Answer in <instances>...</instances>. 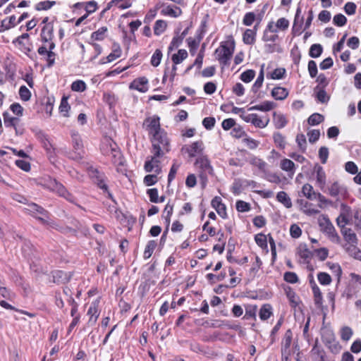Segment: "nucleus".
Listing matches in <instances>:
<instances>
[{
	"instance_id": "1",
	"label": "nucleus",
	"mask_w": 361,
	"mask_h": 361,
	"mask_svg": "<svg viewBox=\"0 0 361 361\" xmlns=\"http://www.w3.org/2000/svg\"><path fill=\"white\" fill-rule=\"evenodd\" d=\"M151 152H155L157 156H164L170 150L169 140L164 130L154 135L151 139Z\"/></svg>"
},
{
	"instance_id": "2",
	"label": "nucleus",
	"mask_w": 361,
	"mask_h": 361,
	"mask_svg": "<svg viewBox=\"0 0 361 361\" xmlns=\"http://www.w3.org/2000/svg\"><path fill=\"white\" fill-rule=\"evenodd\" d=\"M195 164L200 169L199 177L202 187L204 188L207 183L208 175L213 174V168L208 157L204 155H201L197 157Z\"/></svg>"
},
{
	"instance_id": "3",
	"label": "nucleus",
	"mask_w": 361,
	"mask_h": 361,
	"mask_svg": "<svg viewBox=\"0 0 361 361\" xmlns=\"http://www.w3.org/2000/svg\"><path fill=\"white\" fill-rule=\"evenodd\" d=\"M234 49L235 42L233 40L223 42L215 51L216 57L221 63L227 65L234 52Z\"/></svg>"
},
{
	"instance_id": "4",
	"label": "nucleus",
	"mask_w": 361,
	"mask_h": 361,
	"mask_svg": "<svg viewBox=\"0 0 361 361\" xmlns=\"http://www.w3.org/2000/svg\"><path fill=\"white\" fill-rule=\"evenodd\" d=\"M321 190L337 200L345 199L348 195L347 188L338 181L329 182L324 186V189Z\"/></svg>"
},
{
	"instance_id": "5",
	"label": "nucleus",
	"mask_w": 361,
	"mask_h": 361,
	"mask_svg": "<svg viewBox=\"0 0 361 361\" xmlns=\"http://www.w3.org/2000/svg\"><path fill=\"white\" fill-rule=\"evenodd\" d=\"M101 150L104 155L111 157L112 161L114 163H117V161L121 159V152L116 143L109 137L104 139L101 145Z\"/></svg>"
},
{
	"instance_id": "6",
	"label": "nucleus",
	"mask_w": 361,
	"mask_h": 361,
	"mask_svg": "<svg viewBox=\"0 0 361 361\" xmlns=\"http://www.w3.org/2000/svg\"><path fill=\"white\" fill-rule=\"evenodd\" d=\"M240 118L246 123H250L255 127L264 128L269 123V118L267 116H259L257 114H240Z\"/></svg>"
},
{
	"instance_id": "7",
	"label": "nucleus",
	"mask_w": 361,
	"mask_h": 361,
	"mask_svg": "<svg viewBox=\"0 0 361 361\" xmlns=\"http://www.w3.org/2000/svg\"><path fill=\"white\" fill-rule=\"evenodd\" d=\"M48 187L51 190L56 192L59 196L65 198L68 202L75 204V198L74 196L70 193L61 183L57 182L55 179L50 180Z\"/></svg>"
},
{
	"instance_id": "8",
	"label": "nucleus",
	"mask_w": 361,
	"mask_h": 361,
	"mask_svg": "<svg viewBox=\"0 0 361 361\" xmlns=\"http://www.w3.org/2000/svg\"><path fill=\"white\" fill-rule=\"evenodd\" d=\"M159 120L160 118L159 116H153L152 117L147 118L143 123V126L152 136L163 131L160 127Z\"/></svg>"
},
{
	"instance_id": "9",
	"label": "nucleus",
	"mask_w": 361,
	"mask_h": 361,
	"mask_svg": "<svg viewBox=\"0 0 361 361\" xmlns=\"http://www.w3.org/2000/svg\"><path fill=\"white\" fill-rule=\"evenodd\" d=\"M322 221H324V222L319 220V225L321 227H323L324 232L328 235L329 238L333 242L338 243L340 239L339 236L329 219L326 216H323Z\"/></svg>"
},
{
	"instance_id": "10",
	"label": "nucleus",
	"mask_w": 361,
	"mask_h": 361,
	"mask_svg": "<svg viewBox=\"0 0 361 361\" xmlns=\"http://www.w3.org/2000/svg\"><path fill=\"white\" fill-rule=\"evenodd\" d=\"M152 155L147 158V160L145 163V170L147 172H152L154 170L157 174H159L161 172V167L159 166L160 161L158 159L162 156H157L155 155V152H151Z\"/></svg>"
},
{
	"instance_id": "11",
	"label": "nucleus",
	"mask_w": 361,
	"mask_h": 361,
	"mask_svg": "<svg viewBox=\"0 0 361 361\" xmlns=\"http://www.w3.org/2000/svg\"><path fill=\"white\" fill-rule=\"evenodd\" d=\"M342 211L336 219L337 224L342 229L345 228V226L350 223V209L349 207L341 204Z\"/></svg>"
},
{
	"instance_id": "12",
	"label": "nucleus",
	"mask_w": 361,
	"mask_h": 361,
	"mask_svg": "<svg viewBox=\"0 0 361 361\" xmlns=\"http://www.w3.org/2000/svg\"><path fill=\"white\" fill-rule=\"evenodd\" d=\"M99 301L95 300L92 302L87 310V314L90 317L88 324L90 326H93L96 322L99 316Z\"/></svg>"
},
{
	"instance_id": "13",
	"label": "nucleus",
	"mask_w": 361,
	"mask_h": 361,
	"mask_svg": "<svg viewBox=\"0 0 361 361\" xmlns=\"http://www.w3.org/2000/svg\"><path fill=\"white\" fill-rule=\"evenodd\" d=\"M129 87L140 92H145L148 90V80L145 77L136 78L130 84Z\"/></svg>"
},
{
	"instance_id": "14",
	"label": "nucleus",
	"mask_w": 361,
	"mask_h": 361,
	"mask_svg": "<svg viewBox=\"0 0 361 361\" xmlns=\"http://www.w3.org/2000/svg\"><path fill=\"white\" fill-rule=\"evenodd\" d=\"M211 204L220 216L223 219H226L227 217L226 205L222 203L221 198L220 197H215L212 200Z\"/></svg>"
},
{
	"instance_id": "15",
	"label": "nucleus",
	"mask_w": 361,
	"mask_h": 361,
	"mask_svg": "<svg viewBox=\"0 0 361 361\" xmlns=\"http://www.w3.org/2000/svg\"><path fill=\"white\" fill-rule=\"evenodd\" d=\"M204 149L203 142L196 141L192 142L190 145L186 147V152L188 153L190 157H195L197 154H200Z\"/></svg>"
},
{
	"instance_id": "16",
	"label": "nucleus",
	"mask_w": 361,
	"mask_h": 361,
	"mask_svg": "<svg viewBox=\"0 0 361 361\" xmlns=\"http://www.w3.org/2000/svg\"><path fill=\"white\" fill-rule=\"evenodd\" d=\"M314 170L316 172V183L320 190H323L326 185V173L321 166H317Z\"/></svg>"
},
{
	"instance_id": "17",
	"label": "nucleus",
	"mask_w": 361,
	"mask_h": 361,
	"mask_svg": "<svg viewBox=\"0 0 361 361\" xmlns=\"http://www.w3.org/2000/svg\"><path fill=\"white\" fill-rule=\"evenodd\" d=\"M293 333L290 329H288L281 341V353H290V347L292 342Z\"/></svg>"
},
{
	"instance_id": "18",
	"label": "nucleus",
	"mask_w": 361,
	"mask_h": 361,
	"mask_svg": "<svg viewBox=\"0 0 361 361\" xmlns=\"http://www.w3.org/2000/svg\"><path fill=\"white\" fill-rule=\"evenodd\" d=\"M276 106V104L273 102L265 101L261 104L255 105L248 108V111H269Z\"/></svg>"
},
{
	"instance_id": "19",
	"label": "nucleus",
	"mask_w": 361,
	"mask_h": 361,
	"mask_svg": "<svg viewBox=\"0 0 361 361\" xmlns=\"http://www.w3.org/2000/svg\"><path fill=\"white\" fill-rule=\"evenodd\" d=\"M280 167L283 171L288 172L290 177L295 173V164L288 159H282L280 163Z\"/></svg>"
},
{
	"instance_id": "20",
	"label": "nucleus",
	"mask_w": 361,
	"mask_h": 361,
	"mask_svg": "<svg viewBox=\"0 0 361 361\" xmlns=\"http://www.w3.org/2000/svg\"><path fill=\"white\" fill-rule=\"evenodd\" d=\"M297 254L303 263H306L311 258L312 253L305 244H300L298 247Z\"/></svg>"
},
{
	"instance_id": "21",
	"label": "nucleus",
	"mask_w": 361,
	"mask_h": 361,
	"mask_svg": "<svg viewBox=\"0 0 361 361\" xmlns=\"http://www.w3.org/2000/svg\"><path fill=\"white\" fill-rule=\"evenodd\" d=\"M288 95V91L285 87H276L271 91V96L276 100H283Z\"/></svg>"
},
{
	"instance_id": "22",
	"label": "nucleus",
	"mask_w": 361,
	"mask_h": 361,
	"mask_svg": "<svg viewBox=\"0 0 361 361\" xmlns=\"http://www.w3.org/2000/svg\"><path fill=\"white\" fill-rule=\"evenodd\" d=\"M71 135L74 149L76 151L81 150L83 147V144L78 132L75 130H71Z\"/></svg>"
},
{
	"instance_id": "23",
	"label": "nucleus",
	"mask_w": 361,
	"mask_h": 361,
	"mask_svg": "<svg viewBox=\"0 0 361 361\" xmlns=\"http://www.w3.org/2000/svg\"><path fill=\"white\" fill-rule=\"evenodd\" d=\"M302 192L303 195L307 198L310 200H316V195L317 193L314 190L313 187L309 184L306 183L305 184L302 188Z\"/></svg>"
},
{
	"instance_id": "24",
	"label": "nucleus",
	"mask_w": 361,
	"mask_h": 361,
	"mask_svg": "<svg viewBox=\"0 0 361 361\" xmlns=\"http://www.w3.org/2000/svg\"><path fill=\"white\" fill-rule=\"evenodd\" d=\"M273 121L277 129L285 127L287 123V120L284 115L276 112H274L273 114Z\"/></svg>"
},
{
	"instance_id": "25",
	"label": "nucleus",
	"mask_w": 361,
	"mask_h": 361,
	"mask_svg": "<svg viewBox=\"0 0 361 361\" xmlns=\"http://www.w3.org/2000/svg\"><path fill=\"white\" fill-rule=\"evenodd\" d=\"M41 37L43 42L51 41L53 37V26L49 24L46 25L42 30Z\"/></svg>"
},
{
	"instance_id": "26",
	"label": "nucleus",
	"mask_w": 361,
	"mask_h": 361,
	"mask_svg": "<svg viewBox=\"0 0 361 361\" xmlns=\"http://www.w3.org/2000/svg\"><path fill=\"white\" fill-rule=\"evenodd\" d=\"M277 200L282 203L286 208L292 207V202L287 193L284 191L279 192L276 195Z\"/></svg>"
},
{
	"instance_id": "27",
	"label": "nucleus",
	"mask_w": 361,
	"mask_h": 361,
	"mask_svg": "<svg viewBox=\"0 0 361 361\" xmlns=\"http://www.w3.org/2000/svg\"><path fill=\"white\" fill-rule=\"evenodd\" d=\"M342 233L345 240L349 243L354 244L357 243V236L351 228H345L342 229Z\"/></svg>"
},
{
	"instance_id": "28",
	"label": "nucleus",
	"mask_w": 361,
	"mask_h": 361,
	"mask_svg": "<svg viewBox=\"0 0 361 361\" xmlns=\"http://www.w3.org/2000/svg\"><path fill=\"white\" fill-rule=\"evenodd\" d=\"M272 314V307L269 304H265L259 310V316L262 320L268 319Z\"/></svg>"
},
{
	"instance_id": "29",
	"label": "nucleus",
	"mask_w": 361,
	"mask_h": 361,
	"mask_svg": "<svg viewBox=\"0 0 361 361\" xmlns=\"http://www.w3.org/2000/svg\"><path fill=\"white\" fill-rule=\"evenodd\" d=\"M264 64L262 66L258 77L252 87V91L255 93H256L262 85L264 81Z\"/></svg>"
},
{
	"instance_id": "30",
	"label": "nucleus",
	"mask_w": 361,
	"mask_h": 361,
	"mask_svg": "<svg viewBox=\"0 0 361 361\" xmlns=\"http://www.w3.org/2000/svg\"><path fill=\"white\" fill-rule=\"evenodd\" d=\"M188 56V52L185 49H179L177 54H174L171 60L175 65L180 63Z\"/></svg>"
},
{
	"instance_id": "31",
	"label": "nucleus",
	"mask_w": 361,
	"mask_h": 361,
	"mask_svg": "<svg viewBox=\"0 0 361 361\" xmlns=\"http://www.w3.org/2000/svg\"><path fill=\"white\" fill-rule=\"evenodd\" d=\"M243 39L246 44H252L255 40V31L247 29L243 36Z\"/></svg>"
},
{
	"instance_id": "32",
	"label": "nucleus",
	"mask_w": 361,
	"mask_h": 361,
	"mask_svg": "<svg viewBox=\"0 0 361 361\" xmlns=\"http://www.w3.org/2000/svg\"><path fill=\"white\" fill-rule=\"evenodd\" d=\"M4 123L6 126H12L16 128V125L19 123V118L13 117L9 113L5 112L3 114Z\"/></svg>"
},
{
	"instance_id": "33",
	"label": "nucleus",
	"mask_w": 361,
	"mask_h": 361,
	"mask_svg": "<svg viewBox=\"0 0 361 361\" xmlns=\"http://www.w3.org/2000/svg\"><path fill=\"white\" fill-rule=\"evenodd\" d=\"M107 32L106 27H102L97 31L93 32L91 35V39L92 40L101 41L105 38L106 33Z\"/></svg>"
},
{
	"instance_id": "34",
	"label": "nucleus",
	"mask_w": 361,
	"mask_h": 361,
	"mask_svg": "<svg viewBox=\"0 0 361 361\" xmlns=\"http://www.w3.org/2000/svg\"><path fill=\"white\" fill-rule=\"evenodd\" d=\"M324 120V117L323 115L314 113L308 118L307 123L310 126H316L323 122Z\"/></svg>"
},
{
	"instance_id": "35",
	"label": "nucleus",
	"mask_w": 361,
	"mask_h": 361,
	"mask_svg": "<svg viewBox=\"0 0 361 361\" xmlns=\"http://www.w3.org/2000/svg\"><path fill=\"white\" fill-rule=\"evenodd\" d=\"M157 244L155 240H149L147 243L144 251V257L145 259H148L152 256L154 249L157 247Z\"/></svg>"
},
{
	"instance_id": "36",
	"label": "nucleus",
	"mask_w": 361,
	"mask_h": 361,
	"mask_svg": "<svg viewBox=\"0 0 361 361\" xmlns=\"http://www.w3.org/2000/svg\"><path fill=\"white\" fill-rule=\"evenodd\" d=\"M323 51L322 46L319 44H314L310 47L309 54L312 58L320 56Z\"/></svg>"
},
{
	"instance_id": "37",
	"label": "nucleus",
	"mask_w": 361,
	"mask_h": 361,
	"mask_svg": "<svg viewBox=\"0 0 361 361\" xmlns=\"http://www.w3.org/2000/svg\"><path fill=\"white\" fill-rule=\"evenodd\" d=\"M173 209V205L171 204L169 202L167 203V204L165 206L164 212H163V217L165 219V221L166 223L167 227H169L170 224V219L171 216L172 215Z\"/></svg>"
},
{
	"instance_id": "38",
	"label": "nucleus",
	"mask_w": 361,
	"mask_h": 361,
	"mask_svg": "<svg viewBox=\"0 0 361 361\" xmlns=\"http://www.w3.org/2000/svg\"><path fill=\"white\" fill-rule=\"evenodd\" d=\"M312 288L314 293L315 304L317 305H321L322 302V295L319 288L314 283V282H313V286Z\"/></svg>"
},
{
	"instance_id": "39",
	"label": "nucleus",
	"mask_w": 361,
	"mask_h": 361,
	"mask_svg": "<svg viewBox=\"0 0 361 361\" xmlns=\"http://www.w3.org/2000/svg\"><path fill=\"white\" fill-rule=\"evenodd\" d=\"M87 88L86 84L83 80H78L71 85V90L74 92H82Z\"/></svg>"
},
{
	"instance_id": "40",
	"label": "nucleus",
	"mask_w": 361,
	"mask_h": 361,
	"mask_svg": "<svg viewBox=\"0 0 361 361\" xmlns=\"http://www.w3.org/2000/svg\"><path fill=\"white\" fill-rule=\"evenodd\" d=\"M166 23L164 20H158L156 21L154 27V32L156 35H159L162 32H164V30L166 28Z\"/></svg>"
},
{
	"instance_id": "41",
	"label": "nucleus",
	"mask_w": 361,
	"mask_h": 361,
	"mask_svg": "<svg viewBox=\"0 0 361 361\" xmlns=\"http://www.w3.org/2000/svg\"><path fill=\"white\" fill-rule=\"evenodd\" d=\"M317 279L320 284L323 286L329 285L332 281L331 276L326 272H319L317 274Z\"/></svg>"
},
{
	"instance_id": "42",
	"label": "nucleus",
	"mask_w": 361,
	"mask_h": 361,
	"mask_svg": "<svg viewBox=\"0 0 361 361\" xmlns=\"http://www.w3.org/2000/svg\"><path fill=\"white\" fill-rule=\"evenodd\" d=\"M255 76V71L252 69L247 70L246 71H244L240 75V79L244 82H251Z\"/></svg>"
},
{
	"instance_id": "43",
	"label": "nucleus",
	"mask_w": 361,
	"mask_h": 361,
	"mask_svg": "<svg viewBox=\"0 0 361 361\" xmlns=\"http://www.w3.org/2000/svg\"><path fill=\"white\" fill-rule=\"evenodd\" d=\"M315 90H318L316 94L318 101L322 103H326L329 101V97L323 88H319V87H317Z\"/></svg>"
},
{
	"instance_id": "44",
	"label": "nucleus",
	"mask_w": 361,
	"mask_h": 361,
	"mask_svg": "<svg viewBox=\"0 0 361 361\" xmlns=\"http://www.w3.org/2000/svg\"><path fill=\"white\" fill-rule=\"evenodd\" d=\"M162 58V52L160 49H156L151 58V64L154 67H157L160 64Z\"/></svg>"
},
{
	"instance_id": "45",
	"label": "nucleus",
	"mask_w": 361,
	"mask_h": 361,
	"mask_svg": "<svg viewBox=\"0 0 361 361\" xmlns=\"http://www.w3.org/2000/svg\"><path fill=\"white\" fill-rule=\"evenodd\" d=\"M70 109V106L68 103L67 98L63 97L61 104L59 106V111L61 114H63V116H68V111Z\"/></svg>"
},
{
	"instance_id": "46",
	"label": "nucleus",
	"mask_w": 361,
	"mask_h": 361,
	"mask_svg": "<svg viewBox=\"0 0 361 361\" xmlns=\"http://www.w3.org/2000/svg\"><path fill=\"white\" fill-rule=\"evenodd\" d=\"M255 240L256 243L262 248L267 247V236L262 233H258L255 235Z\"/></svg>"
},
{
	"instance_id": "47",
	"label": "nucleus",
	"mask_w": 361,
	"mask_h": 361,
	"mask_svg": "<svg viewBox=\"0 0 361 361\" xmlns=\"http://www.w3.org/2000/svg\"><path fill=\"white\" fill-rule=\"evenodd\" d=\"M162 12L164 14H166L172 17H178L182 13L181 10L179 8L176 7V9H173L172 7L169 6L163 9Z\"/></svg>"
},
{
	"instance_id": "48",
	"label": "nucleus",
	"mask_w": 361,
	"mask_h": 361,
	"mask_svg": "<svg viewBox=\"0 0 361 361\" xmlns=\"http://www.w3.org/2000/svg\"><path fill=\"white\" fill-rule=\"evenodd\" d=\"M333 22L334 25L338 27H342L346 24L347 18L344 15L339 13L334 16Z\"/></svg>"
},
{
	"instance_id": "49",
	"label": "nucleus",
	"mask_w": 361,
	"mask_h": 361,
	"mask_svg": "<svg viewBox=\"0 0 361 361\" xmlns=\"http://www.w3.org/2000/svg\"><path fill=\"white\" fill-rule=\"evenodd\" d=\"M283 279L290 283H295L298 281V277L295 272L287 271L283 275Z\"/></svg>"
},
{
	"instance_id": "50",
	"label": "nucleus",
	"mask_w": 361,
	"mask_h": 361,
	"mask_svg": "<svg viewBox=\"0 0 361 361\" xmlns=\"http://www.w3.org/2000/svg\"><path fill=\"white\" fill-rule=\"evenodd\" d=\"M250 164L257 166L261 171H264L265 169L266 163L261 159L254 157L250 159Z\"/></svg>"
},
{
	"instance_id": "51",
	"label": "nucleus",
	"mask_w": 361,
	"mask_h": 361,
	"mask_svg": "<svg viewBox=\"0 0 361 361\" xmlns=\"http://www.w3.org/2000/svg\"><path fill=\"white\" fill-rule=\"evenodd\" d=\"M53 279L54 283H63L66 279V274H64L62 271H55L53 273Z\"/></svg>"
},
{
	"instance_id": "52",
	"label": "nucleus",
	"mask_w": 361,
	"mask_h": 361,
	"mask_svg": "<svg viewBox=\"0 0 361 361\" xmlns=\"http://www.w3.org/2000/svg\"><path fill=\"white\" fill-rule=\"evenodd\" d=\"M296 142L298 145L299 148L302 152H305L306 149V137L304 134H298L296 137Z\"/></svg>"
},
{
	"instance_id": "53",
	"label": "nucleus",
	"mask_w": 361,
	"mask_h": 361,
	"mask_svg": "<svg viewBox=\"0 0 361 361\" xmlns=\"http://www.w3.org/2000/svg\"><path fill=\"white\" fill-rule=\"evenodd\" d=\"M353 335L352 329L348 326H344L341 331V337L343 341H348Z\"/></svg>"
},
{
	"instance_id": "54",
	"label": "nucleus",
	"mask_w": 361,
	"mask_h": 361,
	"mask_svg": "<svg viewBox=\"0 0 361 361\" xmlns=\"http://www.w3.org/2000/svg\"><path fill=\"white\" fill-rule=\"evenodd\" d=\"M286 73L285 68H276L270 75V78L274 80H279L283 78L284 75Z\"/></svg>"
},
{
	"instance_id": "55",
	"label": "nucleus",
	"mask_w": 361,
	"mask_h": 361,
	"mask_svg": "<svg viewBox=\"0 0 361 361\" xmlns=\"http://www.w3.org/2000/svg\"><path fill=\"white\" fill-rule=\"evenodd\" d=\"M19 95L22 100L28 101L30 99L31 93L25 86H21L19 90Z\"/></svg>"
},
{
	"instance_id": "56",
	"label": "nucleus",
	"mask_w": 361,
	"mask_h": 361,
	"mask_svg": "<svg viewBox=\"0 0 361 361\" xmlns=\"http://www.w3.org/2000/svg\"><path fill=\"white\" fill-rule=\"evenodd\" d=\"M255 20V14L253 12H248L244 16L243 23L246 26H250Z\"/></svg>"
},
{
	"instance_id": "57",
	"label": "nucleus",
	"mask_w": 361,
	"mask_h": 361,
	"mask_svg": "<svg viewBox=\"0 0 361 361\" xmlns=\"http://www.w3.org/2000/svg\"><path fill=\"white\" fill-rule=\"evenodd\" d=\"M243 141L245 144V145L250 149H256L259 145V141L255 140L251 137H245L243 139Z\"/></svg>"
},
{
	"instance_id": "58",
	"label": "nucleus",
	"mask_w": 361,
	"mask_h": 361,
	"mask_svg": "<svg viewBox=\"0 0 361 361\" xmlns=\"http://www.w3.org/2000/svg\"><path fill=\"white\" fill-rule=\"evenodd\" d=\"M147 193L149 195L150 202L154 203L159 202L158 190L157 188L148 189Z\"/></svg>"
},
{
	"instance_id": "59",
	"label": "nucleus",
	"mask_w": 361,
	"mask_h": 361,
	"mask_svg": "<svg viewBox=\"0 0 361 361\" xmlns=\"http://www.w3.org/2000/svg\"><path fill=\"white\" fill-rule=\"evenodd\" d=\"M54 4H55V1H41L36 5V9L37 11L48 10V9L51 8Z\"/></svg>"
},
{
	"instance_id": "60",
	"label": "nucleus",
	"mask_w": 361,
	"mask_h": 361,
	"mask_svg": "<svg viewBox=\"0 0 361 361\" xmlns=\"http://www.w3.org/2000/svg\"><path fill=\"white\" fill-rule=\"evenodd\" d=\"M354 224L357 231L361 234V211H355L354 213Z\"/></svg>"
},
{
	"instance_id": "61",
	"label": "nucleus",
	"mask_w": 361,
	"mask_h": 361,
	"mask_svg": "<svg viewBox=\"0 0 361 361\" xmlns=\"http://www.w3.org/2000/svg\"><path fill=\"white\" fill-rule=\"evenodd\" d=\"M250 209V204L243 200H238L236 202V209L240 212L249 211Z\"/></svg>"
},
{
	"instance_id": "62",
	"label": "nucleus",
	"mask_w": 361,
	"mask_h": 361,
	"mask_svg": "<svg viewBox=\"0 0 361 361\" xmlns=\"http://www.w3.org/2000/svg\"><path fill=\"white\" fill-rule=\"evenodd\" d=\"M121 49H120L119 47H118L117 48L114 49V51L107 56V57H106L107 62H111V61L116 60V59H118L121 56Z\"/></svg>"
},
{
	"instance_id": "63",
	"label": "nucleus",
	"mask_w": 361,
	"mask_h": 361,
	"mask_svg": "<svg viewBox=\"0 0 361 361\" xmlns=\"http://www.w3.org/2000/svg\"><path fill=\"white\" fill-rule=\"evenodd\" d=\"M319 157L322 164H326L329 157V149L326 147H320L319 150Z\"/></svg>"
},
{
	"instance_id": "64",
	"label": "nucleus",
	"mask_w": 361,
	"mask_h": 361,
	"mask_svg": "<svg viewBox=\"0 0 361 361\" xmlns=\"http://www.w3.org/2000/svg\"><path fill=\"white\" fill-rule=\"evenodd\" d=\"M309 137V142L310 143H314L317 141L320 136V132L319 130H312L307 133Z\"/></svg>"
}]
</instances>
